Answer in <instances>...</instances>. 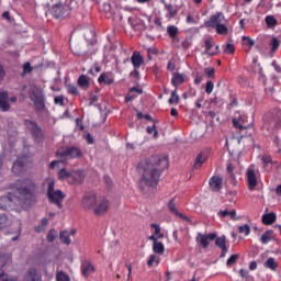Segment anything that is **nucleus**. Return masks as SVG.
<instances>
[{
	"instance_id": "nucleus-1",
	"label": "nucleus",
	"mask_w": 281,
	"mask_h": 281,
	"mask_svg": "<svg viewBox=\"0 0 281 281\" xmlns=\"http://www.w3.org/2000/svg\"><path fill=\"white\" fill-rule=\"evenodd\" d=\"M16 190L13 195H4L0 198V210H19L34 205V190L36 184L30 180H19L16 183Z\"/></svg>"
},
{
	"instance_id": "nucleus-2",
	"label": "nucleus",
	"mask_w": 281,
	"mask_h": 281,
	"mask_svg": "<svg viewBox=\"0 0 281 281\" xmlns=\"http://www.w3.org/2000/svg\"><path fill=\"white\" fill-rule=\"evenodd\" d=\"M166 168H168V157L166 156H151L140 162L138 166L140 190L144 191L146 188H157L159 177H161V172Z\"/></svg>"
},
{
	"instance_id": "nucleus-3",
	"label": "nucleus",
	"mask_w": 281,
	"mask_h": 281,
	"mask_svg": "<svg viewBox=\"0 0 281 281\" xmlns=\"http://www.w3.org/2000/svg\"><path fill=\"white\" fill-rule=\"evenodd\" d=\"M217 236L218 235L216 233H210L209 235L198 233L195 240L201 245L203 249H207V247H210V241L213 240H215V245L220 249L227 248V237H225V235L221 237Z\"/></svg>"
},
{
	"instance_id": "nucleus-4",
	"label": "nucleus",
	"mask_w": 281,
	"mask_h": 281,
	"mask_svg": "<svg viewBox=\"0 0 281 281\" xmlns=\"http://www.w3.org/2000/svg\"><path fill=\"white\" fill-rule=\"evenodd\" d=\"M55 186L54 180H48L47 198L50 203H54L59 210H63V201H65L67 195L60 190H54Z\"/></svg>"
},
{
	"instance_id": "nucleus-5",
	"label": "nucleus",
	"mask_w": 281,
	"mask_h": 281,
	"mask_svg": "<svg viewBox=\"0 0 281 281\" xmlns=\"http://www.w3.org/2000/svg\"><path fill=\"white\" fill-rule=\"evenodd\" d=\"M56 155L60 161L65 164L68 159H80V157H82V150L78 147H65L59 148Z\"/></svg>"
},
{
	"instance_id": "nucleus-6",
	"label": "nucleus",
	"mask_w": 281,
	"mask_h": 281,
	"mask_svg": "<svg viewBox=\"0 0 281 281\" xmlns=\"http://www.w3.org/2000/svg\"><path fill=\"white\" fill-rule=\"evenodd\" d=\"M70 10L71 9L69 5H67L64 1H59V3L52 7L50 14H53L55 19H67Z\"/></svg>"
},
{
	"instance_id": "nucleus-7",
	"label": "nucleus",
	"mask_w": 281,
	"mask_h": 281,
	"mask_svg": "<svg viewBox=\"0 0 281 281\" xmlns=\"http://www.w3.org/2000/svg\"><path fill=\"white\" fill-rule=\"evenodd\" d=\"M25 126H27L29 131L32 133V137H34L35 142H43V137L45 135L43 134V130L36 124V122L32 120L25 121Z\"/></svg>"
},
{
	"instance_id": "nucleus-8",
	"label": "nucleus",
	"mask_w": 281,
	"mask_h": 281,
	"mask_svg": "<svg viewBox=\"0 0 281 281\" xmlns=\"http://www.w3.org/2000/svg\"><path fill=\"white\" fill-rule=\"evenodd\" d=\"M87 175L85 173V170H76V171H70V177H69V184L70 186H82L85 183V178Z\"/></svg>"
},
{
	"instance_id": "nucleus-9",
	"label": "nucleus",
	"mask_w": 281,
	"mask_h": 281,
	"mask_svg": "<svg viewBox=\"0 0 281 281\" xmlns=\"http://www.w3.org/2000/svg\"><path fill=\"white\" fill-rule=\"evenodd\" d=\"M106 212H109V200H106V198H101L94 204L93 213L97 216H103Z\"/></svg>"
},
{
	"instance_id": "nucleus-10",
	"label": "nucleus",
	"mask_w": 281,
	"mask_h": 281,
	"mask_svg": "<svg viewBox=\"0 0 281 281\" xmlns=\"http://www.w3.org/2000/svg\"><path fill=\"white\" fill-rule=\"evenodd\" d=\"M225 23H227V20H225V15L222 12H217L216 14L212 15L207 22H205V27L214 29Z\"/></svg>"
},
{
	"instance_id": "nucleus-11",
	"label": "nucleus",
	"mask_w": 281,
	"mask_h": 281,
	"mask_svg": "<svg viewBox=\"0 0 281 281\" xmlns=\"http://www.w3.org/2000/svg\"><path fill=\"white\" fill-rule=\"evenodd\" d=\"M268 131H279L281 128V112L272 114L269 121L266 123Z\"/></svg>"
},
{
	"instance_id": "nucleus-12",
	"label": "nucleus",
	"mask_w": 281,
	"mask_h": 281,
	"mask_svg": "<svg viewBox=\"0 0 281 281\" xmlns=\"http://www.w3.org/2000/svg\"><path fill=\"white\" fill-rule=\"evenodd\" d=\"M98 203V195L95 193H88L82 199L83 210H93Z\"/></svg>"
},
{
	"instance_id": "nucleus-13",
	"label": "nucleus",
	"mask_w": 281,
	"mask_h": 281,
	"mask_svg": "<svg viewBox=\"0 0 281 281\" xmlns=\"http://www.w3.org/2000/svg\"><path fill=\"white\" fill-rule=\"evenodd\" d=\"M233 126H235V128H239V131H245L247 128H251V123L247 124V116L243 115L238 119H233Z\"/></svg>"
},
{
	"instance_id": "nucleus-14",
	"label": "nucleus",
	"mask_w": 281,
	"mask_h": 281,
	"mask_svg": "<svg viewBox=\"0 0 281 281\" xmlns=\"http://www.w3.org/2000/svg\"><path fill=\"white\" fill-rule=\"evenodd\" d=\"M246 177L248 179L249 190H256V186H258V178L256 177V170H254V168H248Z\"/></svg>"
},
{
	"instance_id": "nucleus-15",
	"label": "nucleus",
	"mask_w": 281,
	"mask_h": 281,
	"mask_svg": "<svg viewBox=\"0 0 281 281\" xmlns=\"http://www.w3.org/2000/svg\"><path fill=\"white\" fill-rule=\"evenodd\" d=\"M81 273L83 278H89L90 273H95V267L91 261L85 260L81 262Z\"/></svg>"
},
{
	"instance_id": "nucleus-16",
	"label": "nucleus",
	"mask_w": 281,
	"mask_h": 281,
	"mask_svg": "<svg viewBox=\"0 0 281 281\" xmlns=\"http://www.w3.org/2000/svg\"><path fill=\"white\" fill-rule=\"evenodd\" d=\"M168 210L175 214L176 216H179V218H182L183 221H187L188 223H192V220L182 213H179L177 210V203L175 202V199H171L168 203Z\"/></svg>"
},
{
	"instance_id": "nucleus-17",
	"label": "nucleus",
	"mask_w": 281,
	"mask_h": 281,
	"mask_svg": "<svg viewBox=\"0 0 281 281\" xmlns=\"http://www.w3.org/2000/svg\"><path fill=\"white\" fill-rule=\"evenodd\" d=\"M209 184L211 187V190H213V192H221L223 188V178L218 176H213L210 179Z\"/></svg>"
},
{
	"instance_id": "nucleus-18",
	"label": "nucleus",
	"mask_w": 281,
	"mask_h": 281,
	"mask_svg": "<svg viewBox=\"0 0 281 281\" xmlns=\"http://www.w3.org/2000/svg\"><path fill=\"white\" fill-rule=\"evenodd\" d=\"M8 92H0V111H2V113H8V111H10V103L8 102Z\"/></svg>"
},
{
	"instance_id": "nucleus-19",
	"label": "nucleus",
	"mask_w": 281,
	"mask_h": 281,
	"mask_svg": "<svg viewBox=\"0 0 281 281\" xmlns=\"http://www.w3.org/2000/svg\"><path fill=\"white\" fill-rule=\"evenodd\" d=\"M131 61L134 69H139V67L144 65V57H142V54H139V52L135 50L132 54Z\"/></svg>"
},
{
	"instance_id": "nucleus-20",
	"label": "nucleus",
	"mask_w": 281,
	"mask_h": 281,
	"mask_svg": "<svg viewBox=\"0 0 281 281\" xmlns=\"http://www.w3.org/2000/svg\"><path fill=\"white\" fill-rule=\"evenodd\" d=\"M77 85H78V87H80V89H83L85 91H87V89H89V87H91V82L89 81V77H87L86 75H81L78 78Z\"/></svg>"
},
{
	"instance_id": "nucleus-21",
	"label": "nucleus",
	"mask_w": 281,
	"mask_h": 281,
	"mask_svg": "<svg viewBox=\"0 0 281 281\" xmlns=\"http://www.w3.org/2000/svg\"><path fill=\"white\" fill-rule=\"evenodd\" d=\"M167 34H169V37L172 40L173 43L179 42V38L177 36H179V27H177L176 25H169L167 27Z\"/></svg>"
},
{
	"instance_id": "nucleus-22",
	"label": "nucleus",
	"mask_w": 281,
	"mask_h": 281,
	"mask_svg": "<svg viewBox=\"0 0 281 281\" xmlns=\"http://www.w3.org/2000/svg\"><path fill=\"white\" fill-rule=\"evenodd\" d=\"M278 216L276 215V213L271 212V213H267L262 215V223L263 225H273V223H276Z\"/></svg>"
},
{
	"instance_id": "nucleus-23",
	"label": "nucleus",
	"mask_w": 281,
	"mask_h": 281,
	"mask_svg": "<svg viewBox=\"0 0 281 281\" xmlns=\"http://www.w3.org/2000/svg\"><path fill=\"white\" fill-rule=\"evenodd\" d=\"M207 161V156L203 153L199 154L195 158V162L193 165V170H199Z\"/></svg>"
},
{
	"instance_id": "nucleus-24",
	"label": "nucleus",
	"mask_w": 281,
	"mask_h": 281,
	"mask_svg": "<svg viewBox=\"0 0 281 281\" xmlns=\"http://www.w3.org/2000/svg\"><path fill=\"white\" fill-rule=\"evenodd\" d=\"M186 82V77L179 72H175L171 79V85L173 87H179V85H183Z\"/></svg>"
},
{
	"instance_id": "nucleus-25",
	"label": "nucleus",
	"mask_w": 281,
	"mask_h": 281,
	"mask_svg": "<svg viewBox=\"0 0 281 281\" xmlns=\"http://www.w3.org/2000/svg\"><path fill=\"white\" fill-rule=\"evenodd\" d=\"M23 168H24L23 159L18 158V159L13 162L12 171H13L15 175H21V172H23Z\"/></svg>"
},
{
	"instance_id": "nucleus-26",
	"label": "nucleus",
	"mask_w": 281,
	"mask_h": 281,
	"mask_svg": "<svg viewBox=\"0 0 281 281\" xmlns=\"http://www.w3.org/2000/svg\"><path fill=\"white\" fill-rule=\"evenodd\" d=\"M32 102H38L41 100H45V94L43 93V90H33L30 95Z\"/></svg>"
},
{
	"instance_id": "nucleus-27",
	"label": "nucleus",
	"mask_w": 281,
	"mask_h": 281,
	"mask_svg": "<svg viewBox=\"0 0 281 281\" xmlns=\"http://www.w3.org/2000/svg\"><path fill=\"white\" fill-rule=\"evenodd\" d=\"M153 251L158 256H164V251H166V248L164 247V244L161 241H155V244H153Z\"/></svg>"
},
{
	"instance_id": "nucleus-28",
	"label": "nucleus",
	"mask_w": 281,
	"mask_h": 281,
	"mask_svg": "<svg viewBox=\"0 0 281 281\" xmlns=\"http://www.w3.org/2000/svg\"><path fill=\"white\" fill-rule=\"evenodd\" d=\"M263 267H266V269H271V271H276V269H278V263L273 257H270L263 263Z\"/></svg>"
},
{
	"instance_id": "nucleus-29",
	"label": "nucleus",
	"mask_w": 281,
	"mask_h": 281,
	"mask_svg": "<svg viewBox=\"0 0 281 281\" xmlns=\"http://www.w3.org/2000/svg\"><path fill=\"white\" fill-rule=\"evenodd\" d=\"M59 240L64 244V245H71V238H69V233L67 231H61L59 233Z\"/></svg>"
},
{
	"instance_id": "nucleus-30",
	"label": "nucleus",
	"mask_w": 281,
	"mask_h": 281,
	"mask_svg": "<svg viewBox=\"0 0 281 281\" xmlns=\"http://www.w3.org/2000/svg\"><path fill=\"white\" fill-rule=\"evenodd\" d=\"M58 177L60 179V181H67V183H69V178L71 177V171H67L66 168H63L59 170L58 172Z\"/></svg>"
},
{
	"instance_id": "nucleus-31",
	"label": "nucleus",
	"mask_w": 281,
	"mask_h": 281,
	"mask_svg": "<svg viewBox=\"0 0 281 281\" xmlns=\"http://www.w3.org/2000/svg\"><path fill=\"white\" fill-rule=\"evenodd\" d=\"M272 239H273V231H266L260 238L262 245H267V243L271 241Z\"/></svg>"
},
{
	"instance_id": "nucleus-32",
	"label": "nucleus",
	"mask_w": 281,
	"mask_h": 281,
	"mask_svg": "<svg viewBox=\"0 0 281 281\" xmlns=\"http://www.w3.org/2000/svg\"><path fill=\"white\" fill-rule=\"evenodd\" d=\"M241 43L245 47H247L248 49H251V47H254V45H256V41H254L251 37L249 36H243L241 37Z\"/></svg>"
},
{
	"instance_id": "nucleus-33",
	"label": "nucleus",
	"mask_w": 281,
	"mask_h": 281,
	"mask_svg": "<svg viewBox=\"0 0 281 281\" xmlns=\"http://www.w3.org/2000/svg\"><path fill=\"white\" fill-rule=\"evenodd\" d=\"M33 104H34L35 111H37L38 113H43L46 110L45 99L41 101H34Z\"/></svg>"
},
{
	"instance_id": "nucleus-34",
	"label": "nucleus",
	"mask_w": 281,
	"mask_h": 281,
	"mask_svg": "<svg viewBox=\"0 0 281 281\" xmlns=\"http://www.w3.org/2000/svg\"><path fill=\"white\" fill-rule=\"evenodd\" d=\"M269 46L271 47V52H278L280 48V40H278V37H271Z\"/></svg>"
},
{
	"instance_id": "nucleus-35",
	"label": "nucleus",
	"mask_w": 281,
	"mask_h": 281,
	"mask_svg": "<svg viewBox=\"0 0 281 281\" xmlns=\"http://www.w3.org/2000/svg\"><path fill=\"white\" fill-rule=\"evenodd\" d=\"M26 281H41V278L38 277V273H36V270L32 269L29 271L26 276Z\"/></svg>"
},
{
	"instance_id": "nucleus-36",
	"label": "nucleus",
	"mask_w": 281,
	"mask_h": 281,
	"mask_svg": "<svg viewBox=\"0 0 281 281\" xmlns=\"http://www.w3.org/2000/svg\"><path fill=\"white\" fill-rule=\"evenodd\" d=\"M98 82L100 85H113V79L109 78V76H106V74H102L99 77Z\"/></svg>"
},
{
	"instance_id": "nucleus-37",
	"label": "nucleus",
	"mask_w": 281,
	"mask_h": 281,
	"mask_svg": "<svg viewBox=\"0 0 281 281\" xmlns=\"http://www.w3.org/2000/svg\"><path fill=\"white\" fill-rule=\"evenodd\" d=\"M214 30H216V33L221 35H226L229 32V30L227 29V23L220 24L215 26Z\"/></svg>"
},
{
	"instance_id": "nucleus-38",
	"label": "nucleus",
	"mask_w": 281,
	"mask_h": 281,
	"mask_svg": "<svg viewBox=\"0 0 281 281\" xmlns=\"http://www.w3.org/2000/svg\"><path fill=\"white\" fill-rule=\"evenodd\" d=\"M265 21L268 27H276L278 25V20L273 15H267Z\"/></svg>"
},
{
	"instance_id": "nucleus-39",
	"label": "nucleus",
	"mask_w": 281,
	"mask_h": 281,
	"mask_svg": "<svg viewBox=\"0 0 281 281\" xmlns=\"http://www.w3.org/2000/svg\"><path fill=\"white\" fill-rule=\"evenodd\" d=\"M10 225V222L8 221V215L0 214V229H3Z\"/></svg>"
},
{
	"instance_id": "nucleus-40",
	"label": "nucleus",
	"mask_w": 281,
	"mask_h": 281,
	"mask_svg": "<svg viewBox=\"0 0 281 281\" xmlns=\"http://www.w3.org/2000/svg\"><path fill=\"white\" fill-rule=\"evenodd\" d=\"M67 91H68V93H70V95H75V97L80 95V92L78 91V87H76L71 83H69L67 86Z\"/></svg>"
},
{
	"instance_id": "nucleus-41",
	"label": "nucleus",
	"mask_w": 281,
	"mask_h": 281,
	"mask_svg": "<svg viewBox=\"0 0 281 281\" xmlns=\"http://www.w3.org/2000/svg\"><path fill=\"white\" fill-rule=\"evenodd\" d=\"M56 280L57 281H71V279L68 277L67 273H65V271L57 272Z\"/></svg>"
},
{
	"instance_id": "nucleus-42",
	"label": "nucleus",
	"mask_w": 281,
	"mask_h": 281,
	"mask_svg": "<svg viewBox=\"0 0 281 281\" xmlns=\"http://www.w3.org/2000/svg\"><path fill=\"white\" fill-rule=\"evenodd\" d=\"M237 229H238L239 234H246V236H249V234L251 232V228L247 224L238 226Z\"/></svg>"
},
{
	"instance_id": "nucleus-43",
	"label": "nucleus",
	"mask_w": 281,
	"mask_h": 281,
	"mask_svg": "<svg viewBox=\"0 0 281 281\" xmlns=\"http://www.w3.org/2000/svg\"><path fill=\"white\" fill-rule=\"evenodd\" d=\"M204 45H205V52H210V49H212V47H214V40L212 37H207L206 40H204Z\"/></svg>"
},
{
	"instance_id": "nucleus-44",
	"label": "nucleus",
	"mask_w": 281,
	"mask_h": 281,
	"mask_svg": "<svg viewBox=\"0 0 281 281\" xmlns=\"http://www.w3.org/2000/svg\"><path fill=\"white\" fill-rule=\"evenodd\" d=\"M234 52H236V47L234 46V44H226V46L224 47V54H234Z\"/></svg>"
},
{
	"instance_id": "nucleus-45",
	"label": "nucleus",
	"mask_w": 281,
	"mask_h": 281,
	"mask_svg": "<svg viewBox=\"0 0 281 281\" xmlns=\"http://www.w3.org/2000/svg\"><path fill=\"white\" fill-rule=\"evenodd\" d=\"M179 102V94H177V90L171 92V97L169 99V104H177Z\"/></svg>"
},
{
	"instance_id": "nucleus-46",
	"label": "nucleus",
	"mask_w": 281,
	"mask_h": 281,
	"mask_svg": "<svg viewBox=\"0 0 281 281\" xmlns=\"http://www.w3.org/2000/svg\"><path fill=\"white\" fill-rule=\"evenodd\" d=\"M165 8L168 11L171 19H173V16L177 14V9H175V7H172V4H165Z\"/></svg>"
},
{
	"instance_id": "nucleus-47",
	"label": "nucleus",
	"mask_w": 281,
	"mask_h": 281,
	"mask_svg": "<svg viewBox=\"0 0 281 281\" xmlns=\"http://www.w3.org/2000/svg\"><path fill=\"white\" fill-rule=\"evenodd\" d=\"M240 256L238 255H232L231 258L226 261L227 267H232L233 265H236V260H238Z\"/></svg>"
},
{
	"instance_id": "nucleus-48",
	"label": "nucleus",
	"mask_w": 281,
	"mask_h": 281,
	"mask_svg": "<svg viewBox=\"0 0 281 281\" xmlns=\"http://www.w3.org/2000/svg\"><path fill=\"white\" fill-rule=\"evenodd\" d=\"M155 262L159 265V259H157L156 255H150L147 261L148 267H153Z\"/></svg>"
},
{
	"instance_id": "nucleus-49",
	"label": "nucleus",
	"mask_w": 281,
	"mask_h": 281,
	"mask_svg": "<svg viewBox=\"0 0 281 281\" xmlns=\"http://www.w3.org/2000/svg\"><path fill=\"white\" fill-rule=\"evenodd\" d=\"M56 235H57L56 229H54V228L50 229L47 235L48 243H54V238H56Z\"/></svg>"
},
{
	"instance_id": "nucleus-50",
	"label": "nucleus",
	"mask_w": 281,
	"mask_h": 281,
	"mask_svg": "<svg viewBox=\"0 0 281 281\" xmlns=\"http://www.w3.org/2000/svg\"><path fill=\"white\" fill-rule=\"evenodd\" d=\"M5 265H8V257L4 255H0V271L3 269Z\"/></svg>"
},
{
	"instance_id": "nucleus-51",
	"label": "nucleus",
	"mask_w": 281,
	"mask_h": 281,
	"mask_svg": "<svg viewBox=\"0 0 281 281\" xmlns=\"http://www.w3.org/2000/svg\"><path fill=\"white\" fill-rule=\"evenodd\" d=\"M54 102H55V104H59L60 106H65V98L63 95L55 97Z\"/></svg>"
},
{
	"instance_id": "nucleus-52",
	"label": "nucleus",
	"mask_w": 281,
	"mask_h": 281,
	"mask_svg": "<svg viewBox=\"0 0 281 281\" xmlns=\"http://www.w3.org/2000/svg\"><path fill=\"white\" fill-rule=\"evenodd\" d=\"M204 74H205V76H207V78H214L215 69L214 68H205Z\"/></svg>"
},
{
	"instance_id": "nucleus-53",
	"label": "nucleus",
	"mask_w": 281,
	"mask_h": 281,
	"mask_svg": "<svg viewBox=\"0 0 281 281\" xmlns=\"http://www.w3.org/2000/svg\"><path fill=\"white\" fill-rule=\"evenodd\" d=\"M150 228L155 229L154 236H159V234L161 233V227H159V225L157 224H150Z\"/></svg>"
},
{
	"instance_id": "nucleus-54",
	"label": "nucleus",
	"mask_w": 281,
	"mask_h": 281,
	"mask_svg": "<svg viewBox=\"0 0 281 281\" xmlns=\"http://www.w3.org/2000/svg\"><path fill=\"white\" fill-rule=\"evenodd\" d=\"M205 91H206V93H212V91H214V82H212V81H207L206 82V87H205Z\"/></svg>"
},
{
	"instance_id": "nucleus-55",
	"label": "nucleus",
	"mask_w": 281,
	"mask_h": 281,
	"mask_svg": "<svg viewBox=\"0 0 281 281\" xmlns=\"http://www.w3.org/2000/svg\"><path fill=\"white\" fill-rule=\"evenodd\" d=\"M147 133L148 135H153L154 133V137H157V135H159V132L157 130H155V124L150 127H147Z\"/></svg>"
},
{
	"instance_id": "nucleus-56",
	"label": "nucleus",
	"mask_w": 281,
	"mask_h": 281,
	"mask_svg": "<svg viewBox=\"0 0 281 281\" xmlns=\"http://www.w3.org/2000/svg\"><path fill=\"white\" fill-rule=\"evenodd\" d=\"M23 71H24V74H30L32 71V66L30 65V61H26L23 65Z\"/></svg>"
},
{
	"instance_id": "nucleus-57",
	"label": "nucleus",
	"mask_w": 281,
	"mask_h": 281,
	"mask_svg": "<svg viewBox=\"0 0 281 281\" xmlns=\"http://www.w3.org/2000/svg\"><path fill=\"white\" fill-rule=\"evenodd\" d=\"M190 45H192V42H191L190 40H184V41L181 43L182 49H189V48H190Z\"/></svg>"
},
{
	"instance_id": "nucleus-58",
	"label": "nucleus",
	"mask_w": 281,
	"mask_h": 281,
	"mask_svg": "<svg viewBox=\"0 0 281 281\" xmlns=\"http://www.w3.org/2000/svg\"><path fill=\"white\" fill-rule=\"evenodd\" d=\"M148 54H151L153 56H157V54H159V49H157V47H150L147 49Z\"/></svg>"
},
{
	"instance_id": "nucleus-59",
	"label": "nucleus",
	"mask_w": 281,
	"mask_h": 281,
	"mask_svg": "<svg viewBox=\"0 0 281 281\" xmlns=\"http://www.w3.org/2000/svg\"><path fill=\"white\" fill-rule=\"evenodd\" d=\"M5 79V68L0 64V82Z\"/></svg>"
},
{
	"instance_id": "nucleus-60",
	"label": "nucleus",
	"mask_w": 281,
	"mask_h": 281,
	"mask_svg": "<svg viewBox=\"0 0 281 281\" xmlns=\"http://www.w3.org/2000/svg\"><path fill=\"white\" fill-rule=\"evenodd\" d=\"M0 281H13L10 277L3 272L0 273Z\"/></svg>"
},
{
	"instance_id": "nucleus-61",
	"label": "nucleus",
	"mask_w": 281,
	"mask_h": 281,
	"mask_svg": "<svg viewBox=\"0 0 281 281\" xmlns=\"http://www.w3.org/2000/svg\"><path fill=\"white\" fill-rule=\"evenodd\" d=\"M262 164H265L267 166V164H271L272 159L271 156H263L261 158Z\"/></svg>"
},
{
	"instance_id": "nucleus-62",
	"label": "nucleus",
	"mask_w": 281,
	"mask_h": 281,
	"mask_svg": "<svg viewBox=\"0 0 281 281\" xmlns=\"http://www.w3.org/2000/svg\"><path fill=\"white\" fill-rule=\"evenodd\" d=\"M217 215L220 216V218H225V216H229V211H220Z\"/></svg>"
},
{
	"instance_id": "nucleus-63",
	"label": "nucleus",
	"mask_w": 281,
	"mask_h": 281,
	"mask_svg": "<svg viewBox=\"0 0 281 281\" xmlns=\"http://www.w3.org/2000/svg\"><path fill=\"white\" fill-rule=\"evenodd\" d=\"M85 139H87L88 144H93V135H91L90 133H87L85 136Z\"/></svg>"
},
{
	"instance_id": "nucleus-64",
	"label": "nucleus",
	"mask_w": 281,
	"mask_h": 281,
	"mask_svg": "<svg viewBox=\"0 0 281 281\" xmlns=\"http://www.w3.org/2000/svg\"><path fill=\"white\" fill-rule=\"evenodd\" d=\"M167 69L168 71H175L176 66H175V63H172V60L168 61Z\"/></svg>"
}]
</instances>
